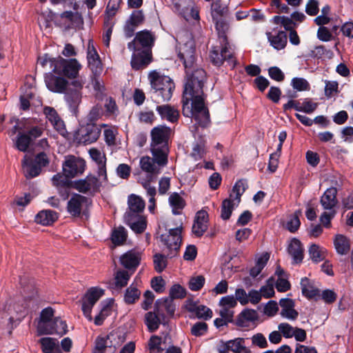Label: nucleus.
Masks as SVG:
<instances>
[{
  "label": "nucleus",
  "instance_id": "f03ea898",
  "mask_svg": "<svg viewBox=\"0 0 353 353\" xmlns=\"http://www.w3.org/2000/svg\"><path fill=\"white\" fill-rule=\"evenodd\" d=\"M151 152L159 165H165L168 163V141L171 134V129L165 125L154 127L150 132Z\"/></svg>",
  "mask_w": 353,
  "mask_h": 353
},
{
  "label": "nucleus",
  "instance_id": "a19ab883",
  "mask_svg": "<svg viewBox=\"0 0 353 353\" xmlns=\"http://www.w3.org/2000/svg\"><path fill=\"white\" fill-rule=\"evenodd\" d=\"M301 288L303 295L309 299H314L319 295V290L310 283L307 277L301 279Z\"/></svg>",
  "mask_w": 353,
  "mask_h": 353
},
{
  "label": "nucleus",
  "instance_id": "58836bf2",
  "mask_svg": "<svg viewBox=\"0 0 353 353\" xmlns=\"http://www.w3.org/2000/svg\"><path fill=\"white\" fill-rule=\"evenodd\" d=\"M308 252L312 261L315 263H318L325 260L327 251L325 248L314 243L310 246Z\"/></svg>",
  "mask_w": 353,
  "mask_h": 353
},
{
  "label": "nucleus",
  "instance_id": "a211bd4d",
  "mask_svg": "<svg viewBox=\"0 0 353 353\" xmlns=\"http://www.w3.org/2000/svg\"><path fill=\"white\" fill-rule=\"evenodd\" d=\"M45 83L49 90L56 93H63L69 85V83L65 79L55 76L52 73L46 74Z\"/></svg>",
  "mask_w": 353,
  "mask_h": 353
},
{
  "label": "nucleus",
  "instance_id": "3c124183",
  "mask_svg": "<svg viewBox=\"0 0 353 353\" xmlns=\"http://www.w3.org/2000/svg\"><path fill=\"white\" fill-rule=\"evenodd\" d=\"M167 258L168 254L165 256L160 253H156L153 256V263L155 271L158 273L162 272L168 265Z\"/></svg>",
  "mask_w": 353,
  "mask_h": 353
},
{
  "label": "nucleus",
  "instance_id": "338daca9",
  "mask_svg": "<svg viewBox=\"0 0 353 353\" xmlns=\"http://www.w3.org/2000/svg\"><path fill=\"white\" fill-rule=\"evenodd\" d=\"M318 103L314 102L312 99L305 98L301 103V112L311 114L316 110Z\"/></svg>",
  "mask_w": 353,
  "mask_h": 353
},
{
  "label": "nucleus",
  "instance_id": "6e6552de",
  "mask_svg": "<svg viewBox=\"0 0 353 353\" xmlns=\"http://www.w3.org/2000/svg\"><path fill=\"white\" fill-rule=\"evenodd\" d=\"M91 199L81 194H74L69 199L67 204L68 213L74 218L87 215L89 207L91 205Z\"/></svg>",
  "mask_w": 353,
  "mask_h": 353
},
{
  "label": "nucleus",
  "instance_id": "cd10ccee",
  "mask_svg": "<svg viewBox=\"0 0 353 353\" xmlns=\"http://www.w3.org/2000/svg\"><path fill=\"white\" fill-rule=\"evenodd\" d=\"M156 110L162 119H165L169 122L175 123L179 119V110L170 105H157Z\"/></svg>",
  "mask_w": 353,
  "mask_h": 353
},
{
  "label": "nucleus",
  "instance_id": "13d9d810",
  "mask_svg": "<svg viewBox=\"0 0 353 353\" xmlns=\"http://www.w3.org/2000/svg\"><path fill=\"white\" fill-rule=\"evenodd\" d=\"M248 188L246 180L240 179L237 181L232 188L233 193L235 194L234 200H236L238 203L241 201V196Z\"/></svg>",
  "mask_w": 353,
  "mask_h": 353
},
{
  "label": "nucleus",
  "instance_id": "a18cd8bd",
  "mask_svg": "<svg viewBox=\"0 0 353 353\" xmlns=\"http://www.w3.org/2000/svg\"><path fill=\"white\" fill-rule=\"evenodd\" d=\"M110 335L98 336L94 341V347L92 353H110V346L108 345Z\"/></svg>",
  "mask_w": 353,
  "mask_h": 353
},
{
  "label": "nucleus",
  "instance_id": "72a5a7b5",
  "mask_svg": "<svg viewBox=\"0 0 353 353\" xmlns=\"http://www.w3.org/2000/svg\"><path fill=\"white\" fill-rule=\"evenodd\" d=\"M154 307L159 314H164L163 311H165L169 316H172L175 312L173 300L169 297L158 299L155 303Z\"/></svg>",
  "mask_w": 353,
  "mask_h": 353
},
{
  "label": "nucleus",
  "instance_id": "ea45409f",
  "mask_svg": "<svg viewBox=\"0 0 353 353\" xmlns=\"http://www.w3.org/2000/svg\"><path fill=\"white\" fill-rule=\"evenodd\" d=\"M169 203L172 208L174 214H180L185 206V200L177 192H173L169 197Z\"/></svg>",
  "mask_w": 353,
  "mask_h": 353
},
{
  "label": "nucleus",
  "instance_id": "c756f323",
  "mask_svg": "<svg viewBox=\"0 0 353 353\" xmlns=\"http://www.w3.org/2000/svg\"><path fill=\"white\" fill-rule=\"evenodd\" d=\"M90 155L92 159L97 164L99 177H102L104 181H107L108 177L105 165V156L103 155L100 151L94 148L90 150Z\"/></svg>",
  "mask_w": 353,
  "mask_h": 353
},
{
  "label": "nucleus",
  "instance_id": "09e8293b",
  "mask_svg": "<svg viewBox=\"0 0 353 353\" xmlns=\"http://www.w3.org/2000/svg\"><path fill=\"white\" fill-rule=\"evenodd\" d=\"M48 328H52V330H54V332L52 333H43V334H57L60 336H63L65 334L68 332V325L66 324V322L62 321L59 317L54 318L53 322L48 327Z\"/></svg>",
  "mask_w": 353,
  "mask_h": 353
},
{
  "label": "nucleus",
  "instance_id": "680f3d73",
  "mask_svg": "<svg viewBox=\"0 0 353 353\" xmlns=\"http://www.w3.org/2000/svg\"><path fill=\"white\" fill-rule=\"evenodd\" d=\"M170 299H183L186 295V290L179 284L173 285L170 290Z\"/></svg>",
  "mask_w": 353,
  "mask_h": 353
},
{
  "label": "nucleus",
  "instance_id": "39448f33",
  "mask_svg": "<svg viewBox=\"0 0 353 353\" xmlns=\"http://www.w3.org/2000/svg\"><path fill=\"white\" fill-rule=\"evenodd\" d=\"M203 94H194L190 101L191 109L189 113L202 128L206 127L210 122L208 108L205 105Z\"/></svg>",
  "mask_w": 353,
  "mask_h": 353
},
{
  "label": "nucleus",
  "instance_id": "2eb2a0df",
  "mask_svg": "<svg viewBox=\"0 0 353 353\" xmlns=\"http://www.w3.org/2000/svg\"><path fill=\"white\" fill-rule=\"evenodd\" d=\"M132 50L134 51L131 59V67L133 70H143L153 61L152 50L145 51L140 49Z\"/></svg>",
  "mask_w": 353,
  "mask_h": 353
},
{
  "label": "nucleus",
  "instance_id": "4c0bfd02",
  "mask_svg": "<svg viewBox=\"0 0 353 353\" xmlns=\"http://www.w3.org/2000/svg\"><path fill=\"white\" fill-rule=\"evenodd\" d=\"M22 165L23 168L24 175L27 179H32L39 176L41 172L39 166L34 164L31 159H28L25 156L22 161Z\"/></svg>",
  "mask_w": 353,
  "mask_h": 353
},
{
  "label": "nucleus",
  "instance_id": "4d7b16f0",
  "mask_svg": "<svg viewBox=\"0 0 353 353\" xmlns=\"http://www.w3.org/2000/svg\"><path fill=\"white\" fill-rule=\"evenodd\" d=\"M39 342L43 353H52L57 346V340L50 337H43Z\"/></svg>",
  "mask_w": 353,
  "mask_h": 353
},
{
  "label": "nucleus",
  "instance_id": "052dcab7",
  "mask_svg": "<svg viewBox=\"0 0 353 353\" xmlns=\"http://www.w3.org/2000/svg\"><path fill=\"white\" fill-rule=\"evenodd\" d=\"M325 83V95L327 98H331L339 92L337 81L326 80Z\"/></svg>",
  "mask_w": 353,
  "mask_h": 353
},
{
  "label": "nucleus",
  "instance_id": "bb28decb",
  "mask_svg": "<svg viewBox=\"0 0 353 353\" xmlns=\"http://www.w3.org/2000/svg\"><path fill=\"white\" fill-rule=\"evenodd\" d=\"M279 305L281 307L280 314L282 317L295 320L299 316V313L294 309V302L291 299H281L279 301Z\"/></svg>",
  "mask_w": 353,
  "mask_h": 353
},
{
  "label": "nucleus",
  "instance_id": "864d4df0",
  "mask_svg": "<svg viewBox=\"0 0 353 353\" xmlns=\"http://www.w3.org/2000/svg\"><path fill=\"white\" fill-rule=\"evenodd\" d=\"M110 313V299H107L103 305L100 312L95 316L94 322L96 325H101L103 321L109 316Z\"/></svg>",
  "mask_w": 353,
  "mask_h": 353
},
{
  "label": "nucleus",
  "instance_id": "473e14b6",
  "mask_svg": "<svg viewBox=\"0 0 353 353\" xmlns=\"http://www.w3.org/2000/svg\"><path fill=\"white\" fill-rule=\"evenodd\" d=\"M129 211L127 215H140L145 208V202L140 197L134 194H132L128 198Z\"/></svg>",
  "mask_w": 353,
  "mask_h": 353
},
{
  "label": "nucleus",
  "instance_id": "79ce46f5",
  "mask_svg": "<svg viewBox=\"0 0 353 353\" xmlns=\"http://www.w3.org/2000/svg\"><path fill=\"white\" fill-rule=\"evenodd\" d=\"M32 143L30 137L24 131L17 134L14 145L19 151L26 152Z\"/></svg>",
  "mask_w": 353,
  "mask_h": 353
},
{
  "label": "nucleus",
  "instance_id": "e2e57ef3",
  "mask_svg": "<svg viewBox=\"0 0 353 353\" xmlns=\"http://www.w3.org/2000/svg\"><path fill=\"white\" fill-rule=\"evenodd\" d=\"M208 325L205 322H196L191 328V334L195 336H201L207 333Z\"/></svg>",
  "mask_w": 353,
  "mask_h": 353
},
{
  "label": "nucleus",
  "instance_id": "f8f14e48",
  "mask_svg": "<svg viewBox=\"0 0 353 353\" xmlns=\"http://www.w3.org/2000/svg\"><path fill=\"white\" fill-rule=\"evenodd\" d=\"M155 41V35L152 32L144 30L138 32L134 39L128 44L130 50H152Z\"/></svg>",
  "mask_w": 353,
  "mask_h": 353
},
{
  "label": "nucleus",
  "instance_id": "7c9ffc66",
  "mask_svg": "<svg viewBox=\"0 0 353 353\" xmlns=\"http://www.w3.org/2000/svg\"><path fill=\"white\" fill-rule=\"evenodd\" d=\"M267 37L270 45L277 50L285 48L287 45L288 36L284 31H279L275 34L268 32Z\"/></svg>",
  "mask_w": 353,
  "mask_h": 353
},
{
  "label": "nucleus",
  "instance_id": "20e7f679",
  "mask_svg": "<svg viewBox=\"0 0 353 353\" xmlns=\"http://www.w3.org/2000/svg\"><path fill=\"white\" fill-rule=\"evenodd\" d=\"M54 66L53 72L64 76L68 79H74L77 77L81 69V64L76 59H65L61 57L51 61Z\"/></svg>",
  "mask_w": 353,
  "mask_h": 353
},
{
  "label": "nucleus",
  "instance_id": "1a4fd4ad",
  "mask_svg": "<svg viewBox=\"0 0 353 353\" xmlns=\"http://www.w3.org/2000/svg\"><path fill=\"white\" fill-rule=\"evenodd\" d=\"M105 294V290L99 287L89 288L82 298L81 310L89 321H92V309L95 303Z\"/></svg>",
  "mask_w": 353,
  "mask_h": 353
},
{
  "label": "nucleus",
  "instance_id": "dca6fc26",
  "mask_svg": "<svg viewBox=\"0 0 353 353\" xmlns=\"http://www.w3.org/2000/svg\"><path fill=\"white\" fill-rule=\"evenodd\" d=\"M88 67L92 74H101L103 71L102 62L94 45L92 39H89L87 49Z\"/></svg>",
  "mask_w": 353,
  "mask_h": 353
},
{
  "label": "nucleus",
  "instance_id": "9d476101",
  "mask_svg": "<svg viewBox=\"0 0 353 353\" xmlns=\"http://www.w3.org/2000/svg\"><path fill=\"white\" fill-rule=\"evenodd\" d=\"M181 231V228L170 229L168 233L163 234L160 236L161 241L170 251L168 254L170 258L177 255L182 241Z\"/></svg>",
  "mask_w": 353,
  "mask_h": 353
},
{
  "label": "nucleus",
  "instance_id": "412c9836",
  "mask_svg": "<svg viewBox=\"0 0 353 353\" xmlns=\"http://www.w3.org/2000/svg\"><path fill=\"white\" fill-rule=\"evenodd\" d=\"M54 316V310L51 307L43 309L40 314V321L38 323L37 330L39 335H43V333H52L54 330L48 328L52 324L53 321L52 318Z\"/></svg>",
  "mask_w": 353,
  "mask_h": 353
},
{
  "label": "nucleus",
  "instance_id": "f257e3e1",
  "mask_svg": "<svg viewBox=\"0 0 353 353\" xmlns=\"http://www.w3.org/2000/svg\"><path fill=\"white\" fill-rule=\"evenodd\" d=\"M178 57L183 61L185 70L184 90L183 92V114L185 106L189 105L192 96L194 94H203V85L206 80V73L202 68L194 65L195 48L185 44L180 48Z\"/></svg>",
  "mask_w": 353,
  "mask_h": 353
},
{
  "label": "nucleus",
  "instance_id": "4468645a",
  "mask_svg": "<svg viewBox=\"0 0 353 353\" xmlns=\"http://www.w3.org/2000/svg\"><path fill=\"white\" fill-rule=\"evenodd\" d=\"M71 85L74 88H71L68 85L63 94L65 101L70 108L74 111L81 101V90L83 88V83L80 80H74L72 81Z\"/></svg>",
  "mask_w": 353,
  "mask_h": 353
},
{
  "label": "nucleus",
  "instance_id": "8fccbe9b",
  "mask_svg": "<svg viewBox=\"0 0 353 353\" xmlns=\"http://www.w3.org/2000/svg\"><path fill=\"white\" fill-rule=\"evenodd\" d=\"M233 195L230 194L229 199H225L221 204V217L223 220H228L234 210V199H232Z\"/></svg>",
  "mask_w": 353,
  "mask_h": 353
},
{
  "label": "nucleus",
  "instance_id": "0e129e2a",
  "mask_svg": "<svg viewBox=\"0 0 353 353\" xmlns=\"http://www.w3.org/2000/svg\"><path fill=\"white\" fill-rule=\"evenodd\" d=\"M336 210L326 211L323 212L320 216V222L325 228H331V221L334 218L336 214Z\"/></svg>",
  "mask_w": 353,
  "mask_h": 353
},
{
  "label": "nucleus",
  "instance_id": "4be33fe9",
  "mask_svg": "<svg viewBox=\"0 0 353 353\" xmlns=\"http://www.w3.org/2000/svg\"><path fill=\"white\" fill-rule=\"evenodd\" d=\"M208 214L207 212L199 211L194 220L192 228V234L196 237H201L208 230Z\"/></svg>",
  "mask_w": 353,
  "mask_h": 353
},
{
  "label": "nucleus",
  "instance_id": "5fc2aeb1",
  "mask_svg": "<svg viewBox=\"0 0 353 353\" xmlns=\"http://www.w3.org/2000/svg\"><path fill=\"white\" fill-rule=\"evenodd\" d=\"M140 294V291L136 287L130 285L125 290L124 301L127 304H133L139 299Z\"/></svg>",
  "mask_w": 353,
  "mask_h": 353
},
{
  "label": "nucleus",
  "instance_id": "f704fd0d",
  "mask_svg": "<svg viewBox=\"0 0 353 353\" xmlns=\"http://www.w3.org/2000/svg\"><path fill=\"white\" fill-rule=\"evenodd\" d=\"M288 252L292 256L294 263H300L303 259V248L301 242L293 239L289 245Z\"/></svg>",
  "mask_w": 353,
  "mask_h": 353
},
{
  "label": "nucleus",
  "instance_id": "ddd939ff",
  "mask_svg": "<svg viewBox=\"0 0 353 353\" xmlns=\"http://www.w3.org/2000/svg\"><path fill=\"white\" fill-rule=\"evenodd\" d=\"M62 167L65 176L73 178L84 172L85 161L83 159L70 156L63 162Z\"/></svg>",
  "mask_w": 353,
  "mask_h": 353
},
{
  "label": "nucleus",
  "instance_id": "2f4dec72",
  "mask_svg": "<svg viewBox=\"0 0 353 353\" xmlns=\"http://www.w3.org/2000/svg\"><path fill=\"white\" fill-rule=\"evenodd\" d=\"M58 214L51 210H43L40 211L34 218L37 223L43 225H50L58 219Z\"/></svg>",
  "mask_w": 353,
  "mask_h": 353
},
{
  "label": "nucleus",
  "instance_id": "b1692460",
  "mask_svg": "<svg viewBox=\"0 0 353 353\" xmlns=\"http://www.w3.org/2000/svg\"><path fill=\"white\" fill-rule=\"evenodd\" d=\"M127 224L135 234H142L147 228L146 217L140 215H126Z\"/></svg>",
  "mask_w": 353,
  "mask_h": 353
},
{
  "label": "nucleus",
  "instance_id": "6ab92c4d",
  "mask_svg": "<svg viewBox=\"0 0 353 353\" xmlns=\"http://www.w3.org/2000/svg\"><path fill=\"white\" fill-rule=\"evenodd\" d=\"M145 17L142 10H134L124 26L125 34L130 38L134 35L135 29L144 21Z\"/></svg>",
  "mask_w": 353,
  "mask_h": 353
},
{
  "label": "nucleus",
  "instance_id": "603ef678",
  "mask_svg": "<svg viewBox=\"0 0 353 353\" xmlns=\"http://www.w3.org/2000/svg\"><path fill=\"white\" fill-rule=\"evenodd\" d=\"M99 75L100 74H93L92 84L93 88L97 92L96 97L99 100H103V97L105 96L104 91L105 89L103 81L100 79Z\"/></svg>",
  "mask_w": 353,
  "mask_h": 353
},
{
  "label": "nucleus",
  "instance_id": "6e6d98bb",
  "mask_svg": "<svg viewBox=\"0 0 353 353\" xmlns=\"http://www.w3.org/2000/svg\"><path fill=\"white\" fill-rule=\"evenodd\" d=\"M130 278V274L126 270L118 271L115 274V288L121 289L128 285Z\"/></svg>",
  "mask_w": 353,
  "mask_h": 353
},
{
  "label": "nucleus",
  "instance_id": "9b49d317",
  "mask_svg": "<svg viewBox=\"0 0 353 353\" xmlns=\"http://www.w3.org/2000/svg\"><path fill=\"white\" fill-rule=\"evenodd\" d=\"M101 134V129L95 123L82 125L75 132L74 139L84 145L95 142Z\"/></svg>",
  "mask_w": 353,
  "mask_h": 353
},
{
  "label": "nucleus",
  "instance_id": "e433bc0d",
  "mask_svg": "<svg viewBox=\"0 0 353 353\" xmlns=\"http://www.w3.org/2000/svg\"><path fill=\"white\" fill-rule=\"evenodd\" d=\"M334 245L336 252L341 255L347 254L350 250L349 239L343 234H336L334 239Z\"/></svg>",
  "mask_w": 353,
  "mask_h": 353
},
{
  "label": "nucleus",
  "instance_id": "bf43d9fd",
  "mask_svg": "<svg viewBox=\"0 0 353 353\" xmlns=\"http://www.w3.org/2000/svg\"><path fill=\"white\" fill-rule=\"evenodd\" d=\"M291 85L297 91H307L310 88L308 81L303 78L299 77L293 78L291 81Z\"/></svg>",
  "mask_w": 353,
  "mask_h": 353
},
{
  "label": "nucleus",
  "instance_id": "f3484780",
  "mask_svg": "<svg viewBox=\"0 0 353 353\" xmlns=\"http://www.w3.org/2000/svg\"><path fill=\"white\" fill-rule=\"evenodd\" d=\"M103 178L97 179L94 176L88 175L85 179L78 180L74 182L73 187L80 192H97L99 190Z\"/></svg>",
  "mask_w": 353,
  "mask_h": 353
},
{
  "label": "nucleus",
  "instance_id": "c9c22d12",
  "mask_svg": "<svg viewBox=\"0 0 353 353\" xmlns=\"http://www.w3.org/2000/svg\"><path fill=\"white\" fill-rule=\"evenodd\" d=\"M215 23V28L218 33L219 40L220 43L228 44L227 33L230 30L229 23L223 19H219L213 21Z\"/></svg>",
  "mask_w": 353,
  "mask_h": 353
},
{
  "label": "nucleus",
  "instance_id": "7ed1b4c3",
  "mask_svg": "<svg viewBox=\"0 0 353 353\" xmlns=\"http://www.w3.org/2000/svg\"><path fill=\"white\" fill-rule=\"evenodd\" d=\"M148 80L151 86V97L156 103L168 101L172 98L175 85L168 76L152 70L148 74Z\"/></svg>",
  "mask_w": 353,
  "mask_h": 353
},
{
  "label": "nucleus",
  "instance_id": "393cba45",
  "mask_svg": "<svg viewBox=\"0 0 353 353\" xmlns=\"http://www.w3.org/2000/svg\"><path fill=\"white\" fill-rule=\"evenodd\" d=\"M128 241V232L125 227L119 225L112 230V250L127 245Z\"/></svg>",
  "mask_w": 353,
  "mask_h": 353
},
{
  "label": "nucleus",
  "instance_id": "a878e982",
  "mask_svg": "<svg viewBox=\"0 0 353 353\" xmlns=\"http://www.w3.org/2000/svg\"><path fill=\"white\" fill-rule=\"evenodd\" d=\"M164 320L165 315L159 314L154 310V312H148L145 314L144 322L148 331L154 332L158 330L161 323H164Z\"/></svg>",
  "mask_w": 353,
  "mask_h": 353
},
{
  "label": "nucleus",
  "instance_id": "aec40b11",
  "mask_svg": "<svg viewBox=\"0 0 353 353\" xmlns=\"http://www.w3.org/2000/svg\"><path fill=\"white\" fill-rule=\"evenodd\" d=\"M336 195L337 189L334 187L329 188L324 192L320 199V203L324 210H336V208L338 205Z\"/></svg>",
  "mask_w": 353,
  "mask_h": 353
},
{
  "label": "nucleus",
  "instance_id": "0eeeda50",
  "mask_svg": "<svg viewBox=\"0 0 353 353\" xmlns=\"http://www.w3.org/2000/svg\"><path fill=\"white\" fill-rule=\"evenodd\" d=\"M210 61L214 65L221 66L224 61L234 68L236 64V60L234 57V52L230 45L220 43V46H214L210 52Z\"/></svg>",
  "mask_w": 353,
  "mask_h": 353
},
{
  "label": "nucleus",
  "instance_id": "c03bdc74",
  "mask_svg": "<svg viewBox=\"0 0 353 353\" xmlns=\"http://www.w3.org/2000/svg\"><path fill=\"white\" fill-rule=\"evenodd\" d=\"M26 128H25V132L30 137L32 142L41 137L44 131L43 126L32 125V120L30 119H27Z\"/></svg>",
  "mask_w": 353,
  "mask_h": 353
},
{
  "label": "nucleus",
  "instance_id": "423d86ee",
  "mask_svg": "<svg viewBox=\"0 0 353 353\" xmlns=\"http://www.w3.org/2000/svg\"><path fill=\"white\" fill-rule=\"evenodd\" d=\"M203 94H194L190 101L191 109L189 113L202 128L206 127L210 122L208 108L205 105Z\"/></svg>",
  "mask_w": 353,
  "mask_h": 353
},
{
  "label": "nucleus",
  "instance_id": "c85d7f7f",
  "mask_svg": "<svg viewBox=\"0 0 353 353\" xmlns=\"http://www.w3.org/2000/svg\"><path fill=\"white\" fill-rule=\"evenodd\" d=\"M259 319V315L256 310L253 309H244L237 316L236 325L239 327H246L249 323L254 322Z\"/></svg>",
  "mask_w": 353,
  "mask_h": 353
},
{
  "label": "nucleus",
  "instance_id": "69168bd1",
  "mask_svg": "<svg viewBox=\"0 0 353 353\" xmlns=\"http://www.w3.org/2000/svg\"><path fill=\"white\" fill-rule=\"evenodd\" d=\"M205 283V278L202 275H199L195 277H192L190 279L188 285L189 288L192 291H199L200 290Z\"/></svg>",
  "mask_w": 353,
  "mask_h": 353
},
{
  "label": "nucleus",
  "instance_id": "37998d69",
  "mask_svg": "<svg viewBox=\"0 0 353 353\" xmlns=\"http://www.w3.org/2000/svg\"><path fill=\"white\" fill-rule=\"evenodd\" d=\"M228 8L224 6L221 0H216L211 4V14L213 21L227 15Z\"/></svg>",
  "mask_w": 353,
  "mask_h": 353
},
{
  "label": "nucleus",
  "instance_id": "de8ad7c7",
  "mask_svg": "<svg viewBox=\"0 0 353 353\" xmlns=\"http://www.w3.org/2000/svg\"><path fill=\"white\" fill-rule=\"evenodd\" d=\"M156 160L154 157L151 158L148 156L142 157L139 161V165L141 170L150 175L157 173V167L154 164Z\"/></svg>",
  "mask_w": 353,
  "mask_h": 353
},
{
  "label": "nucleus",
  "instance_id": "774afa93",
  "mask_svg": "<svg viewBox=\"0 0 353 353\" xmlns=\"http://www.w3.org/2000/svg\"><path fill=\"white\" fill-rule=\"evenodd\" d=\"M319 12V2L318 0H308L305 5V12L312 17L317 15Z\"/></svg>",
  "mask_w": 353,
  "mask_h": 353
},
{
  "label": "nucleus",
  "instance_id": "49530a36",
  "mask_svg": "<svg viewBox=\"0 0 353 353\" xmlns=\"http://www.w3.org/2000/svg\"><path fill=\"white\" fill-rule=\"evenodd\" d=\"M230 351L233 353H250L251 351L245 345V339L236 338L233 340L228 341Z\"/></svg>",
  "mask_w": 353,
  "mask_h": 353
},
{
  "label": "nucleus",
  "instance_id": "5701e85b",
  "mask_svg": "<svg viewBox=\"0 0 353 353\" xmlns=\"http://www.w3.org/2000/svg\"><path fill=\"white\" fill-rule=\"evenodd\" d=\"M141 253L135 250H130L120 257L121 264L126 269H136L140 264Z\"/></svg>",
  "mask_w": 353,
  "mask_h": 353
}]
</instances>
